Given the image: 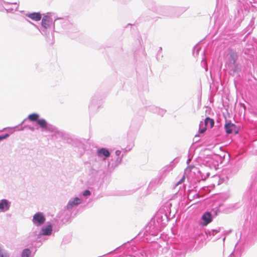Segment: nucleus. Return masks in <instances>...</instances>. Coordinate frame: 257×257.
<instances>
[{
    "mask_svg": "<svg viewBox=\"0 0 257 257\" xmlns=\"http://www.w3.org/2000/svg\"><path fill=\"white\" fill-rule=\"evenodd\" d=\"M42 233L43 235H50L51 234L52 231V228L51 225H49L46 227L42 229Z\"/></svg>",
    "mask_w": 257,
    "mask_h": 257,
    "instance_id": "obj_10",
    "label": "nucleus"
},
{
    "mask_svg": "<svg viewBox=\"0 0 257 257\" xmlns=\"http://www.w3.org/2000/svg\"><path fill=\"white\" fill-rule=\"evenodd\" d=\"M204 122H205V125L206 126H207L208 124H209L210 127L211 128H212L213 126L214 123V120L212 118L208 117L205 118Z\"/></svg>",
    "mask_w": 257,
    "mask_h": 257,
    "instance_id": "obj_11",
    "label": "nucleus"
},
{
    "mask_svg": "<svg viewBox=\"0 0 257 257\" xmlns=\"http://www.w3.org/2000/svg\"><path fill=\"white\" fill-rule=\"evenodd\" d=\"M212 215L209 211L205 212L201 216L202 222L200 223L202 226H207L212 221Z\"/></svg>",
    "mask_w": 257,
    "mask_h": 257,
    "instance_id": "obj_2",
    "label": "nucleus"
},
{
    "mask_svg": "<svg viewBox=\"0 0 257 257\" xmlns=\"http://www.w3.org/2000/svg\"><path fill=\"white\" fill-rule=\"evenodd\" d=\"M37 123L43 128H47V123L46 121L44 119H40L37 120Z\"/></svg>",
    "mask_w": 257,
    "mask_h": 257,
    "instance_id": "obj_12",
    "label": "nucleus"
},
{
    "mask_svg": "<svg viewBox=\"0 0 257 257\" xmlns=\"http://www.w3.org/2000/svg\"><path fill=\"white\" fill-rule=\"evenodd\" d=\"M97 154L99 156H104L105 157H108L110 156L109 151L104 148H102L98 151Z\"/></svg>",
    "mask_w": 257,
    "mask_h": 257,
    "instance_id": "obj_9",
    "label": "nucleus"
},
{
    "mask_svg": "<svg viewBox=\"0 0 257 257\" xmlns=\"http://www.w3.org/2000/svg\"><path fill=\"white\" fill-rule=\"evenodd\" d=\"M27 16L29 18L36 21H40L41 19V15L39 13H33L27 14Z\"/></svg>",
    "mask_w": 257,
    "mask_h": 257,
    "instance_id": "obj_7",
    "label": "nucleus"
},
{
    "mask_svg": "<svg viewBox=\"0 0 257 257\" xmlns=\"http://www.w3.org/2000/svg\"><path fill=\"white\" fill-rule=\"evenodd\" d=\"M0 257H9V255L5 253L4 254L2 252V248L0 247Z\"/></svg>",
    "mask_w": 257,
    "mask_h": 257,
    "instance_id": "obj_17",
    "label": "nucleus"
},
{
    "mask_svg": "<svg viewBox=\"0 0 257 257\" xmlns=\"http://www.w3.org/2000/svg\"><path fill=\"white\" fill-rule=\"evenodd\" d=\"M202 122H201V123L200 124V129L199 130V132L200 134H203L204 133L206 130V126H205L204 127H203L202 128H201V125H202Z\"/></svg>",
    "mask_w": 257,
    "mask_h": 257,
    "instance_id": "obj_15",
    "label": "nucleus"
},
{
    "mask_svg": "<svg viewBox=\"0 0 257 257\" xmlns=\"http://www.w3.org/2000/svg\"><path fill=\"white\" fill-rule=\"evenodd\" d=\"M39 117V114L37 113H32L28 115V118L31 121H35L38 120Z\"/></svg>",
    "mask_w": 257,
    "mask_h": 257,
    "instance_id": "obj_13",
    "label": "nucleus"
},
{
    "mask_svg": "<svg viewBox=\"0 0 257 257\" xmlns=\"http://www.w3.org/2000/svg\"><path fill=\"white\" fill-rule=\"evenodd\" d=\"M81 203V200L78 197L75 198L73 200L70 201L67 204V208L71 209L73 206L78 205Z\"/></svg>",
    "mask_w": 257,
    "mask_h": 257,
    "instance_id": "obj_6",
    "label": "nucleus"
},
{
    "mask_svg": "<svg viewBox=\"0 0 257 257\" xmlns=\"http://www.w3.org/2000/svg\"><path fill=\"white\" fill-rule=\"evenodd\" d=\"M83 195L85 196H89L90 195V192L89 190H85L84 192Z\"/></svg>",
    "mask_w": 257,
    "mask_h": 257,
    "instance_id": "obj_18",
    "label": "nucleus"
},
{
    "mask_svg": "<svg viewBox=\"0 0 257 257\" xmlns=\"http://www.w3.org/2000/svg\"><path fill=\"white\" fill-rule=\"evenodd\" d=\"M115 153L117 154V155H119L120 153V152L119 151H116Z\"/></svg>",
    "mask_w": 257,
    "mask_h": 257,
    "instance_id": "obj_20",
    "label": "nucleus"
},
{
    "mask_svg": "<svg viewBox=\"0 0 257 257\" xmlns=\"http://www.w3.org/2000/svg\"><path fill=\"white\" fill-rule=\"evenodd\" d=\"M7 136L8 135H7L6 136H5V137H0V141L5 139L7 137Z\"/></svg>",
    "mask_w": 257,
    "mask_h": 257,
    "instance_id": "obj_19",
    "label": "nucleus"
},
{
    "mask_svg": "<svg viewBox=\"0 0 257 257\" xmlns=\"http://www.w3.org/2000/svg\"><path fill=\"white\" fill-rule=\"evenodd\" d=\"M185 176L183 175V177H182V178L181 179V180L177 183V184H176V186H178L179 185V184H182L183 182H184V180H185Z\"/></svg>",
    "mask_w": 257,
    "mask_h": 257,
    "instance_id": "obj_16",
    "label": "nucleus"
},
{
    "mask_svg": "<svg viewBox=\"0 0 257 257\" xmlns=\"http://www.w3.org/2000/svg\"><path fill=\"white\" fill-rule=\"evenodd\" d=\"M52 19L48 16H44L42 20V26L45 29L49 27Z\"/></svg>",
    "mask_w": 257,
    "mask_h": 257,
    "instance_id": "obj_5",
    "label": "nucleus"
},
{
    "mask_svg": "<svg viewBox=\"0 0 257 257\" xmlns=\"http://www.w3.org/2000/svg\"><path fill=\"white\" fill-rule=\"evenodd\" d=\"M45 221V218L43 214L41 212L36 213L33 218V223L37 225H40L43 224Z\"/></svg>",
    "mask_w": 257,
    "mask_h": 257,
    "instance_id": "obj_3",
    "label": "nucleus"
},
{
    "mask_svg": "<svg viewBox=\"0 0 257 257\" xmlns=\"http://www.w3.org/2000/svg\"><path fill=\"white\" fill-rule=\"evenodd\" d=\"M237 59L238 55L237 52L233 49H229L228 63L227 64L229 68H231L233 66L235 67L236 66V62Z\"/></svg>",
    "mask_w": 257,
    "mask_h": 257,
    "instance_id": "obj_1",
    "label": "nucleus"
},
{
    "mask_svg": "<svg viewBox=\"0 0 257 257\" xmlns=\"http://www.w3.org/2000/svg\"><path fill=\"white\" fill-rule=\"evenodd\" d=\"M31 254V251L29 249H25L22 254V257H29Z\"/></svg>",
    "mask_w": 257,
    "mask_h": 257,
    "instance_id": "obj_14",
    "label": "nucleus"
},
{
    "mask_svg": "<svg viewBox=\"0 0 257 257\" xmlns=\"http://www.w3.org/2000/svg\"><path fill=\"white\" fill-rule=\"evenodd\" d=\"M224 128L225 132L227 134H230L232 133L235 134L238 133V130L236 127V125L231 122H228L225 124Z\"/></svg>",
    "mask_w": 257,
    "mask_h": 257,
    "instance_id": "obj_4",
    "label": "nucleus"
},
{
    "mask_svg": "<svg viewBox=\"0 0 257 257\" xmlns=\"http://www.w3.org/2000/svg\"><path fill=\"white\" fill-rule=\"evenodd\" d=\"M9 208V202L6 200H2L0 202V210L4 211Z\"/></svg>",
    "mask_w": 257,
    "mask_h": 257,
    "instance_id": "obj_8",
    "label": "nucleus"
}]
</instances>
